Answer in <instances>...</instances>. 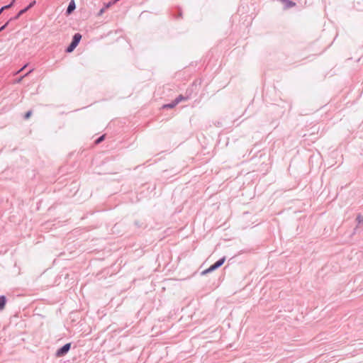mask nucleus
Returning a JSON list of instances; mask_svg holds the SVG:
<instances>
[{
  "label": "nucleus",
  "mask_w": 363,
  "mask_h": 363,
  "mask_svg": "<svg viewBox=\"0 0 363 363\" xmlns=\"http://www.w3.org/2000/svg\"><path fill=\"white\" fill-rule=\"evenodd\" d=\"M82 38V35L80 33H75L72 38V40L71 43L69 45V46L67 48L66 51L67 52H72L74 48L78 45L79 43V41Z\"/></svg>",
  "instance_id": "obj_1"
},
{
  "label": "nucleus",
  "mask_w": 363,
  "mask_h": 363,
  "mask_svg": "<svg viewBox=\"0 0 363 363\" xmlns=\"http://www.w3.org/2000/svg\"><path fill=\"white\" fill-rule=\"evenodd\" d=\"M71 348V343H67L64 345L62 347L59 348L56 352V357H61L65 356L70 350Z\"/></svg>",
  "instance_id": "obj_2"
},
{
  "label": "nucleus",
  "mask_w": 363,
  "mask_h": 363,
  "mask_svg": "<svg viewBox=\"0 0 363 363\" xmlns=\"http://www.w3.org/2000/svg\"><path fill=\"white\" fill-rule=\"evenodd\" d=\"M35 3H36L35 1H33L32 2H30L28 6H27L23 9H21L13 18H10V21L17 20L18 18H19V17L21 16H22L26 11H28L30 9H31L35 4Z\"/></svg>",
  "instance_id": "obj_3"
},
{
  "label": "nucleus",
  "mask_w": 363,
  "mask_h": 363,
  "mask_svg": "<svg viewBox=\"0 0 363 363\" xmlns=\"http://www.w3.org/2000/svg\"><path fill=\"white\" fill-rule=\"evenodd\" d=\"M75 8H76L75 2L74 0H72L69 3V5L67 8V11H66L67 14L72 13L74 11V10L75 9Z\"/></svg>",
  "instance_id": "obj_4"
},
{
  "label": "nucleus",
  "mask_w": 363,
  "mask_h": 363,
  "mask_svg": "<svg viewBox=\"0 0 363 363\" xmlns=\"http://www.w3.org/2000/svg\"><path fill=\"white\" fill-rule=\"evenodd\" d=\"M225 261V257L220 258V259H218V261H216L214 263L215 267H216L217 268H219L220 267H221Z\"/></svg>",
  "instance_id": "obj_5"
},
{
  "label": "nucleus",
  "mask_w": 363,
  "mask_h": 363,
  "mask_svg": "<svg viewBox=\"0 0 363 363\" xmlns=\"http://www.w3.org/2000/svg\"><path fill=\"white\" fill-rule=\"evenodd\" d=\"M6 302V297L4 296H0V310L4 308Z\"/></svg>",
  "instance_id": "obj_6"
},
{
  "label": "nucleus",
  "mask_w": 363,
  "mask_h": 363,
  "mask_svg": "<svg viewBox=\"0 0 363 363\" xmlns=\"http://www.w3.org/2000/svg\"><path fill=\"white\" fill-rule=\"evenodd\" d=\"M187 99V97H184L182 95H179L175 99H174V104H178L179 103H180L182 101H184V100H186Z\"/></svg>",
  "instance_id": "obj_7"
},
{
  "label": "nucleus",
  "mask_w": 363,
  "mask_h": 363,
  "mask_svg": "<svg viewBox=\"0 0 363 363\" xmlns=\"http://www.w3.org/2000/svg\"><path fill=\"white\" fill-rule=\"evenodd\" d=\"M177 105V104H174V100L172 103L163 105V108H172L174 106H176Z\"/></svg>",
  "instance_id": "obj_8"
},
{
  "label": "nucleus",
  "mask_w": 363,
  "mask_h": 363,
  "mask_svg": "<svg viewBox=\"0 0 363 363\" xmlns=\"http://www.w3.org/2000/svg\"><path fill=\"white\" fill-rule=\"evenodd\" d=\"M14 3H15V0H12V1L9 4L1 7V11H4L6 9L11 8L13 6Z\"/></svg>",
  "instance_id": "obj_9"
},
{
  "label": "nucleus",
  "mask_w": 363,
  "mask_h": 363,
  "mask_svg": "<svg viewBox=\"0 0 363 363\" xmlns=\"http://www.w3.org/2000/svg\"><path fill=\"white\" fill-rule=\"evenodd\" d=\"M104 138H105V135H103L100 136L99 138H98L96 140L95 143H96V144H99L100 143H101V142L104 140Z\"/></svg>",
  "instance_id": "obj_10"
},
{
  "label": "nucleus",
  "mask_w": 363,
  "mask_h": 363,
  "mask_svg": "<svg viewBox=\"0 0 363 363\" xmlns=\"http://www.w3.org/2000/svg\"><path fill=\"white\" fill-rule=\"evenodd\" d=\"M10 21H10V19H9V21H8L4 24V26H2L0 28V32H1L2 30H4L6 28V26H8V24L9 23V22H10Z\"/></svg>",
  "instance_id": "obj_11"
},
{
  "label": "nucleus",
  "mask_w": 363,
  "mask_h": 363,
  "mask_svg": "<svg viewBox=\"0 0 363 363\" xmlns=\"http://www.w3.org/2000/svg\"><path fill=\"white\" fill-rule=\"evenodd\" d=\"M31 113H32L31 111H28L25 114L24 118H25L26 119H28V118L30 116Z\"/></svg>",
  "instance_id": "obj_12"
},
{
  "label": "nucleus",
  "mask_w": 363,
  "mask_h": 363,
  "mask_svg": "<svg viewBox=\"0 0 363 363\" xmlns=\"http://www.w3.org/2000/svg\"><path fill=\"white\" fill-rule=\"evenodd\" d=\"M357 220L358 221L359 223H361L362 222H363V217H362L360 215H359L357 217Z\"/></svg>",
  "instance_id": "obj_13"
},
{
  "label": "nucleus",
  "mask_w": 363,
  "mask_h": 363,
  "mask_svg": "<svg viewBox=\"0 0 363 363\" xmlns=\"http://www.w3.org/2000/svg\"><path fill=\"white\" fill-rule=\"evenodd\" d=\"M212 272V271H211V270H210V268L208 267V269H206V270L203 271V272H201V274H206L210 273V272Z\"/></svg>",
  "instance_id": "obj_14"
},
{
  "label": "nucleus",
  "mask_w": 363,
  "mask_h": 363,
  "mask_svg": "<svg viewBox=\"0 0 363 363\" xmlns=\"http://www.w3.org/2000/svg\"><path fill=\"white\" fill-rule=\"evenodd\" d=\"M32 71H33L32 69H31V70H30V71H29L28 73H26L23 77H22L19 78V79L17 80V82H18V83L21 82V80H22V79H23L24 77L27 76V75H28L29 73H30Z\"/></svg>",
  "instance_id": "obj_15"
},
{
  "label": "nucleus",
  "mask_w": 363,
  "mask_h": 363,
  "mask_svg": "<svg viewBox=\"0 0 363 363\" xmlns=\"http://www.w3.org/2000/svg\"><path fill=\"white\" fill-rule=\"evenodd\" d=\"M294 5H295V3H294L292 1H287V6L288 7H291V6H294Z\"/></svg>",
  "instance_id": "obj_16"
},
{
  "label": "nucleus",
  "mask_w": 363,
  "mask_h": 363,
  "mask_svg": "<svg viewBox=\"0 0 363 363\" xmlns=\"http://www.w3.org/2000/svg\"><path fill=\"white\" fill-rule=\"evenodd\" d=\"M209 268H210V270H211L212 272L218 269L216 267H215L214 264H212Z\"/></svg>",
  "instance_id": "obj_17"
},
{
  "label": "nucleus",
  "mask_w": 363,
  "mask_h": 363,
  "mask_svg": "<svg viewBox=\"0 0 363 363\" xmlns=\"http://www.w3.org/2000/svg\"><path fill=\"white\" fill-rule=\"evenodd\" d=\"M26 67V65H24L21 69H20L17 72V73L21 72L22 70H23V69H24Z\"/></svg>",
  "instance_id": "obj_18"
},
{
  "label": "nucleus",
  "mask_w": 363,
  "mask_h": 363,
  "mask_svg": "<svg viewBox=\"0 0 363 363\" xmlns=\"http://www.w3.org/2000/svg\"><path fill=\"white\" fill-rule=\"evenodd\" d=\"M4 11H1V9H0V14L3 12Z\"/></svg>",
  "instance_id": "obj_19"
}]
</instances>
